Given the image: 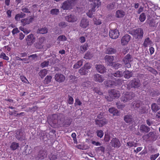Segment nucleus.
Listing matches in <instances>:
<instances>
[{
	"label": "nucleus",
	"instance_id": "b1692460",
	"mask_svg": "<svg viewBox=\"0 0 160 160\" xmlns=\"http://www.w3.org/2000/svg\"><path fill=\"white\" fill-rule=\"evenodd\" d=\"M35 38L32 34H30L27 36L26 41L28 45H31L35 42Z\"/></svg>",
	"mask_w": 160,
	"mask_h": 160
},
{
	"label": "nucleus",
	"instance_id": "f257e3e1",
	"mask_svg": "<svg viewBox=\"0 0 160 160\" xmlns=\"http://www.w3.org/2000/svg\"><path fill=\"white\" fill-rule=\"evenodd\" d=\"M63 115L58 113L54 114L51 117V122L54 124L59 127H67L69 126L72 122V119L70 117H67L63 121Z\"/></svg>",
	"mask_w": 160,
	"mask_h": 160
},
{
	"label": "nucleus",
	"instance_id": "2eb2a0df",
	"mask_svg": "<svg viewBox=\"0 0 160 160\" xmlns=\"http://www.w3.org/2000/svg\"><path fill=\"white\" fill-rule=\"evenodd\" d=\"M89 25V20L85 18H83L81 21L79 26L82 28H86Z\"/></svg>",
	"mask_w": 160,
	"mask_h": 160
},
{
	"label": "nucleus",
	"instance_id": "2f4dec72",
	"mask_svg": "<svg viewBox=\"0 0 160 160\" xmlns=\"http://www.w3.org/2000/svg\"><path fill=\"white\" fill-rule=\"evenodd\" d=\"M123 76L125 78L129 79L132 77V73L131 71L125 70L123 72Z\"/></svg>",
	"mask_w": 160,
	"mask_h": 160
},
{
	"label": "nucleus",
	"instance_id": "39448f33",
	"mask_svg": "<svg viewBox=\"0 0 160 160\" xmlns=\"http://www.w3.org/2000/svg\"><path fill=\"white\" fill-rule=\"evenodd\" d=\"M141 85L140 80L138 78H134L130 81L127 85L128 88L130 89L132 88H138Z\"/></svg>",
	"mask_w": 160,
	"mask_h": 160
},
{
	"label": "nucleus",
	"instance_id": "5701e85b",
	"mask_svg": "<svg viewBox=\"0 0 160 160\" xmlns=\"http://www.w3.org/2000/svg\"><path fill=\"white\" fill-rule=\"evenodd\" d=\"M65 19L69 22H74L77 20V17L75 15L72 14L66 16Z\"/></svg>",
	"mask_w": 160,
	"mask_h": 160
},
{
	"label": "nucleus",
	"instance_id": "e433bc0d",
	"mask_svg": "<svg viewBox=\"0 0 160 160\" xmlns=\"http://www.w3.org/2000/svg\"><path fill=\"white\" fill-rule=\"evenodd\" d=\"M151 108L152 112H156L159 109V107L156 103L152 104L151 106Z\"/></svg>",
	"mask_w": 160,
	"mask_h": 160
},
{
	"label": "nucleus",
	"instance_id": "37998d69",
	"mask_svg": "<svg viewBox=\"0 0 160 160\" xmlns=\"http://www.w3.org/2000/svg\"><path fill=\"white\" fill-rule=\"evenodd\" d=\"M50 12L52 15H57L59 13V10L58 9H52L51 10Z\"/></svg>",
	"mask_w": 160,
	"mask_h": 160
},
{
	"label": "nucleus",
	"instance_id": "a878e982",
	"mask_svg": "<svg viewBox=\"0 0 160 160\" xmlns=\"http://www.w3.org/2000/svg\"><path fill=\"white\" fill-rule=\"evenodd\" d=\"M46 152L44 151H40L37 156H36L35 158L36 160L39 159H42L46 156Z\"/></svg>",
	"mask_w": 160,
	"mask_h": 160
},
{
	"label": "nucleus",
	"instance_id": "7ed1b4c3",
	"mask_svg": "<svg viewBox=\"0 0 160 160\" xmlns=\"http://www.w3.org/2000/svg\"><path fill=\"white\" fill-rule=\"evenodd\" d=\"M90 1L92 2V3L91 4V9L89 10L88 12L87 13V15L89 18H92L94 16L93 14L95 11V8L97 6V8L99 7L100 4V2H99L100 0H89Z\"/></svg>",
	"mask_w": 160,
	"mask_h": 160
},
{
	"label": "nucleus",
	"instance_id": "680f3d73",
	"mask_svg": "<svg viewBox=\"0 0 160 160\" xmlns=\"http://www.w3.org/2000/svg\"><path fill=\"white\" fill-rule=\"evenodd\" d=\"M20 78L22 81L24 83H27V82H28V80L26 78V77H25L24 76H20Z\"/></svg>",
	"mask_w": 160,
	"mask_h": 160
},
{
	"label": "nucleus",
	"instance_id": "9b49d317",
	"mask_svg": "<svg viewBox=\"0 0 160 160\" xmlns=\"http://www.w3.org/2000/svg\"><path fill=\"white\" fill-rule=\"evenodd\" d=\"M72 0H67L64 2L61 8L64 10H68L72 8Z\"/></svg>",
	"mask_w": 160,
	"mask_h": 160
},
{
	"label": "nucleus",
	"instance_id": "423d86ee",
	"mask_svg": "<svg viewBox=\"0 0 160 160\" xmlns=\"http://www.w3.org/2000/svg\"><path fill=\"white\" fill-rule=\"evenodd\" d=\"M135 95V94L132 92H127L121 97V100L122 101L125 103L133 99Z\"/></svg>",
	"mask_w": 160,
	"mask_h": 160
},
{
	"label": "nucleus",
	"instance_id": "393cba45",
	"mask_svg": "<svg viewBox=\"0 0 160 160\" xmlns=\"http://www.w3.org/2000/svg\"><path fill=\"white\" fill-rule=\"evenodd\" d=\"M93 79L96 82H101L104 80V78L101 75L96 74L94 75Z\"/></svg>",
	"mask_w": 160,
	"mask_h": 160
},
{
	"label": "nucleus",
	"instance_id": "20e7f679",
	"mask_svg": "<svg viewBox=\"0 0 160 160\" xmlns=\"http://www.w3.org/2000/svg\"><path fill=\"white\" fill-rule=\"evenodd\" d=\"M129 33L136 39H142L144 34L143 30L142 28H138L131 30Z\"/></svg>",
	"mask_w": 160,
	"mask_h": 160
},
{
	"label": "nucleus",
	"instance_id": "412c9836",
	"mask_svg": "<svg viewBox=\"0 0 160 160\" xmlns=\"http://www.w3.org/2000/svg\"><path fill=\"white\" fill-rule=\"evenodd\" d=\"M139 128L140 131L141 132L144 133H148L150 130V128L144 124L141 125Z\"/></svg>",
	"mask_w": 160,
	"mask_h": 160
},
{
	"label": "nucleus",
	"instance_id": "c03bdc74",
	"mask_svg": "<svg viewBox=\"0 0 160 160\" xmlns=\"http://www.w3.org/2000/svg\"><path fill=\"white\" fill-rule=\"evenodd\" d=\"M52 78V77L51 76H47L44 80V83L46 84H48L51 82Z\"/></svg>",
	"mask_w": 160,
	"mask_h": 160
},
{
	"label": "nucleus",
	"instance_id": "4d7b16f0",
	"mask_svg": "<svg viewBox=\"0 0 160 160\" xmlns=\"http://www.w3.org/2000/svg\"><path fill=\"white\" fill-rule=\"evenodd\" d=\"M58 26L62 28H64L67 26V23L64 22H61L59 23Z\"/></svg>",
	"mask_w": 160,
	"mask_h": 160
},
{
	"label": "nucleus",
	"instance_id": "3c124183",
	"mask_svg": "<svg viewBox=\"0 0 160 160\" xmlns=\"http://www.w3.org/2000/svg\"><path fill=\"white\" fill-rule=\"evenodd\" d=\"M117 107L118 109H122L124 108L125 105L124 104H122L120 101L117 102L116 103Z\"/></svg>",
	"mask_w": 160,
	"mask_h": 160
},
{
	"label": "nucleus",
	"instance_id": "603ef678",
	"mask_svg": "<svg viewBox=\"0 0 160 160\" xmlns=\"http://www.w3.org/2000/svg\"><path fill=\"white\" fill-rule=\"evenodd\" d=\"M112 75L116 77H120L122 76V72L120 71H117L116 72L112 74Z\"/></svg>",
	"mask_w": 160,
	"mask_h": 160
},
{
	"label": "nucleus",
	"instance_id": "4be33fe9",
	"mask_svg": "<svg viewBox=\"0 0 160 160\" xmlns=\"http://www.w3.org/2000/svg\"><path fill=\"white\" fill-rule=\"evenodd\" d=\"M95 67L97 71L99 72L103 73L106 72V68L104 65L101 64H96Z\"/></svg>",
	"mask_w": 160,
	"mask_h": 160
},
{
	"label": "nucleus",
	"instance_id": "c9c22d12",
	"mask_svg": "<svg viewBox=\"0 0 160 160\" xmlns=\"http://www.w3.org/2000/svg\"><path fill=\"white\" fill-rule=\"evenodd\" d=\"M19 147V144L18 143L16 142H12L11 144L10 148L11 150L14 151L17 149Z\"/></svg>",
	"mask_w": 160,
	"mask_h": 160
},
{
	"label": "nucleus",
	"instance_id": "a19ab883",
	"mask_svg": "<svg viewBox=\"0 0 160 160\" xmlns=\"http://www.w3.org/2000/svg\"><path fill=\"white\" fill-rule=\"evenodd\" d=\"M83 61L82 60H80L75 63L73 66V68L75 69H77L79 68L82 64Z\"/></svg>",
	"mask_w": 160,
	"mask_h": 160
},
{
	"label": "nucleus",
	"instance_id": "0e129e2a",
	"mask_svg": "<svg viewBox=\"0 0 160 160\" xmlns=\"http://www.w3.org/2000/svg\"><path fill=\"white\" fill-rule=\"evenodd\" d=\"M159 153H157L154 155H152L150 157L151 160H155L159 156Z\"/></svg>",
	"mask_w": 160,
	"mask_h": 160
},
{
	"label": "nucleus",
	"instance_id": "dca6fc26",
	"mask_svg": "<svg viewBox=\"0 0 160 160\" xmlns=\"http://www.w3.org/2000/svg\"><path fill=\"white\" fill-rule=\"evenodd\" d=\"M111 144L112 147L119 148L121 146L120 142L118 139L116 138H113L111 142Z\"/></svg>",
	"mask_w": 160,
	"mask_h": 160
},
{
	"label": "nucleus",
	"instance_id": "774afa93",
	"mask_svg": "<svg viewBox=\"0 0 160 160\" xmlns=\"http://www.w3.org/2000/svg\"><path fill=\"white\" fill-rule=\"evenodd\" d=\"M22 11L24 13H30V11L29 10V9L26 7L22 8L21 9Z\"/></svg>",
	"mask_w": 160,
	"mask_h": 160
},
{
	"label": "nucleus",
	"instance_id": "de8ad7c7",
	"mask_svg": "<svg viewBox=\"0 0 160 160\" xmlns=\"http://www.w3.org/2000/svg\"><path fill=\"white\" fill-rule=\"evenodd\" d=\"M92 55L90 52H87L85 55L84 58L86 59H90L92 57Z\"/></svg>",
	"mask_w": 160,
	"mask_h": 160
},
{
	"label": "nucleus",
	"instance_id": "13d9d810",
	"mask_svg": "<svg viewBox=\"0 0 160 160\" xmlns=\"http://www.w3.org/2000/svg\"><path fill=\"white\" fill-rule=\"evenodd\" d=\"M93 20L95 24L99 25L101 24V21L99 19H97L96 18H94Z\"/></svg>",
	"mask_w": 160,
	"mask_h": 160
},
{
	"label": "nucleus",
	"instance_id": "338daca9",
	"mask_svg": "<svg viewBox=\"0 0 160 160\" xmlns=\"http://www.w3.org/2000/svg\"><path fill=\"white\" fill-rule=\"evenodd\" d=\"M158 23H155V21L154 20H151L149 23V25L151 27H155L156 26Z\"/></svg>",
	"mask_w": 160,
	"mask_h": 160
},
{
	"label": "nucleus",
	"instance_id": "473e14b6",
	"mask_svg": "<svg viewBox=\"0 0 160 160\" xmlns=\"http://www.w3.org/2000/svg\"><path fill=\"white\" fill-rule=\"evenodd\" d=\"M26 14L25 13L21 12V13H18L15 15V19L16 21H19L21 18H24Z\"/></svg>",
	"mask_w": 160,
	"mask_h": 160
},
{
	"label": "nucleus",
	"instance_id": "58836bf2",
	"mask_svg": "<svg viewBox=\"0 0 160 160\" xmlns=\"http://www.w3.org/2000/svg\"><path fill=\"white\" fill-rule=\"evenodd\" d=\"M48 29L46 27L38 29L37 30V32L39 33L44 34L48 32Z\"/></svg>",
	"mask_w": 160,
	"mask_h": 160
},
{
	"label": "nucleus",
	"instance_id": "8fccbe9b",
	"mask_svg": "<svg viewBox=\"0 0 160 160\" xmlns=\"http://www.w3.org/2000/svg\"><path fill=\"white\" fill-rule=\"evenodd\" d=\"M147 70L155 75H156L158 73L157 71L151 67H148L147 68Z\"/></svg>",
	"mask_w": 160,
	"mask_h": 160
},
{
	"label": "nucleus",
	"instance_id": "6e6552de",
	"mask_svg": "<svg viewBox=\"0 0 160 160\" xmlns=\"http://www.w3.org/2000/svg\"><path fill=\"white\" fill-rule=\"evenodd\" d=\"M25 135L24 131L20 129L17 130L16 132L15 137L18 140L22 141L25 139Z\"/></svg>",
	"mask_w": 160,
	"mask_h": 160
},
{
	"label": "nucleus",
	"instance_id": "e2e57ef3",
	"mask_svg": "<svg viewBox=\"0 0 160 160\" xmlns=\"http://www.w3.org/2000/svg\"><path fill=\"white\" fill-rule=\"evenodd\" d=\"M137 144V143H134L133 142H129L127 143V146L129 147H132L133 146L134 147H136Z\"/></svg>",
	"mask_w": 160,
	"mask_h": 160
},
{
	"label": "nucleus",
	"instance_id": "aec40b11",
	"mask_svg": "<svg viewBox=\"0 0 160 160\" xmlns=\"http://www.w3.org/2000/svg\"><path fill=\"white\" fill-rule=\"evenodd\" d=\"M45 40V38L42 37L39 39L38 42L35 44V47L38 49H41L43 47V43Z\"/></svg>",
	"mask_w": 160,
	"mask_h": 160
},
{
	"label": "nucleus",
	"instance_id": "f03ea898",
	"mask_svg": "<svg viewBox=\"0 0 160 160\" xmlns=\"http://www.w3.org/2000/svg\"><path fill=\"white\" fill-rule=\"evenodd\" d=\"M109 96H105V98L109 102H111L113 99L118 98L120 95L119 91L115 89H111L108 91Z\"/></svg>",
	"mask_w": 160,
	"mask_h": 160
},
{
	"label": "nucleus",
	"instance_id": "4c0bfd02",
	"mask_svg": "<svg viewBox=\"0 0 160 160\" xmlns=\"http://www.w3.org/2000/svg\"><path fill=\"white\" fill-rule=\"evenodd\" d=\"M48 71L46 69L41 70L38 73L39 76L42 78H43L47 74Z\"/></svg>",
	"mask_w": 160,
	"mask_h": 160
},
{
	"label": "nucleus",
	"instance_id": "9d476101",
	"mask_svg": "<svg viewBox=\"0 0 160 160\" xmlns=\"http://www.w3.org/2000/svg\"><path fill=\"white\" fill-rule=\"evenodd\" d=\"M104 58L105 62L108 65L112 66L113 65L114 60L113 56L106 55Z\"/></svg>",
	"mask_w": 160,
	"mask_h": 160
},
{
	"label": "nucleus",
	"instance_id": "1a4fd4ad",
	"mask_svg": "<svg viewBox=\"0 0 160 160\" xmlns=\"http://www.w3.org/2000/svg\"><path fill=\"white\" fill-rule=\"evenodd\" d=\"M96 125L99 127H102L108 122V120L105 118L102 119H95V120Z\"/></svg>",
	"mask_w": 160,
	"mask_h": 160
},
{
	"label": "nucleus",
	"instance_id": "a211bd4d",
	"mask_svg": "<svg viewBox=\"0 0 160 160\" xmlns=\"http://www.w3.org/2000/svg\"><path fill=\"white\" fill-rule=\"evenodd\" d=\"M34 20L33 16L31 17L29 19L28 18H25L22 19L21 20V22L22 25L24 26L27 24H29L30 23L32 22Z\"/></svg>",
	"mask_w": 160,
	"mask_h": 160
},
{
	"label": "nucleus",
	"instance_id": "09e8293b",
	"mask_svg": "<svg viewBox=\"0 0 160 160\" xmlns=\"http://www.w3.org/2000/svg\"><path fill=\"white\" fill-rule=\"evenodd\" d=\"M67 39L66 37L63 35H60L57 38V40L59 41H64Z\"/></svg>",
	"mask_w": 160,
	"mask_h": 160
},
{
	"label": "nucleus",
	"instance_id": "79ce46f5",
	"mask_svg": "<svg viewBox=\"0 0 160 160\" xmlns=\"http://www.w3.org/2000/svg\"><path fill=\"white\" fill-rule=\"evenodd\" d=\"M88 44L87 43H85L84 45L80 46V48L81 51L82 52H84L88 49Z\"/></svg>",
	"mask_w": 160,
	"mask_h": 160
},
{
	"label": "nucleus",
	"instance_id": "5fc2aeb1",
	"mask_svg": "<svg viewBox=\"0 0 160 160\" xmlns=\"http://www.w3.org/2000/svg\"><path fill=\"white\" fill-rule=\"evenodd\" d=\"M0 58L6 60H9L8 57L7 56L6 54L3 52H2L0 54Z\"/></svg>",
	"mask_w": 160,
	"mask_h": 160
},
{
	"label": "nucleus",
	"instance_id": "7c9ffc66",
	"mask_svg": "<svg viewBox=\"0 0 160 160\" xmlns=\"http://www.w3.org/2000/svg\"><path fill=\"white\" fill-rule=\"evenodd\" d=\"M108 111L110 113L112 114L114 116H118L119 114L118 110L112 107L109 108Z\"/></svg>",
	"mask_w": 160,
	"mask_h": 160
},
{
	"label": "nucleus",
	"instance_id": "f3484780",
	"mask_svg": "<svg viewBox=\"0 0 160 160\" xmlns=\"http://www.w3.org/2000/svg\"><path fill=\"white\" fill-rule=\"evenodd\" d=\"M125 122L127 123L131 124L134 121V118L130 114L125 115L123 118Z\"/></svg>",
	"mask_w": 160,
	"mask_h": 160
},
{
	"label": "nucleus",
	"instance_id": "cd10ccee",
	"mask_svg": "<svg viewBox=\"0 0 160 160\" xmlns=\"http://www.w3.org/2000/svg\"><path fill=\"white\" fill-rule=\"evenodd\" d=\"M104 83L106 86L108 87L112 88L116 86V83L115 82L110 80H107L104 82Z\"/></svg>",
	"mask_w": 160,
	"mask_h": 160
},
{
	"label": "nucleus",
	"instance_id": "0eeeda50",
	"mask_svg": "<svg viewBox=\"0 0 160 160\" xmlns=\"http://www.w3.org/2000/svg\"><path fill=\"white\" fill-rule=\"evenodd\" d=\"M125 64V68H129L131 67V62L133 61L132 56L128 54L125 56L122 60Z\"/></svg>",
	"mask_w": 160,
	"mask_h": 160
},
{
	"label": "nucleus",
	"instance_id": "a18cd8bd",
	"mask_svg": "<svg viewBox=\"0 0 160 160\" xmlns=\"http://www.w3.org/2000/svg\"><path fill=\"white\" fill-rule=\"evenodd\" d=\"M139 20L141 22H143L146 19V16L144 13H142L139 16Z\"/></svg>",
	"mask_w": 160,
	"mask_h": 160
},
{
	"label": "nucleus",
	"instance_id": "69168bd1",
	"mask_svg": "<svg viewBox=\"0 0 160 160\" xmlns=\"http://www.w3.org/2000/svg\"><path fill=\"white\" fill-rule=\"evenodd\" d=\"M112 66H113V67L114 69H117L121 68L122 67V65L121 64L119 63H115L114 64H113V65Z\"/></svg>",
	"mask_w": 160,
	"mask_h": 160
},
{
	"label": "nucleus",
	"instance_id": "f704fd0d",
	"mask_svg": "<svg viewBox=\"0 0 160 160\" xmlns=\"http://www.w3.org/2000/svg\"><path fill=\"white\" fill-rule=\"evenodd\" d=\"M125 15V12L122 10H118L116 11V16L117 18L123 17Z\"/></svg>",
	"mask_w": 160,
	"mask_h": 160
},
{
	"label": "nucleus",
	"instance_id": "49530a36",
	"mask_svg": "<svg viewBox=\"0 0 160 160\" xmlns=\"http://www.w3.org/2000/svg\"><path fill=\"white\" fill-rule=\"evenodd\" d=\"M115 2H113L107 5V8L109 10H112L115 8Z\"/></svg>",
	"mask_w": 160,
	"mask_h": 160
},
{
	"label": "nucleus",
	"instance_id": "4468645a",
	"mask_svg": "<svg viewBox=\"0 0 160 160\" xmlns=\"http://www.w3.org/2000/svg\"><path fill=\"white\" fill-rule=\"evenodd\" d=\"M54 78L55 80L59 82H63L65 79L64 76L62 74L59 73H56L55 76Z\"/></svg>",
	"mask_w": 160,
	"mask_h": 160
},
{
	"label": "nucleus",
	"instance_id": "864d4df0",
	"mask_svg": "<svg viewBox=\"0 0 160 160\" xmlns=\"http://www.w3.org/2000/svg\"><path fill=\"white\" fill-rule=\"evenodd\" d=\"M96 133L97 136L101 138L103 135V132L102 130H98L96 131Z\"/></svg>",
	"mask_w": 160,
	"mask_h": 160
},
{
	"label": "nucleus",
	"instance_id": "ea45409f",
	"mask_svg": "<svg viewBox=\"0 0 160 160\" xmlns=\"http://www.w3.org/2000/svg\"><path fill=\"white\" fill-rule=\"evenodd\" d=\"M78 72L81 75H85L88 72V71L84 67L81 68L78 71Z\"/></svg>",
	"mask_w": 160,
	"mask_h": 160
},
{
	"label": "nucleus",
	"instance_id": "6ab92c4d",
	"mask_svg": "<svg viewBox=\"0 0 160 160\" xmlns=\"http://www.w3.org/2000/svg\"><path fill=\"white\" fill-rule=\"evenodd\" d=\"M149 109V107L147 105L142 106L139 109L138 111L139 113L140 114H147L148 112V109Z\"/></svg>",
	"mask_w": 160,
	"mask_h": 160
},
{
	"label": "nucleus",
	"instance_id": "bf43d9fd",
	"mask_svg": "<svg viewBox=\"0 0 160 160\" xmlns=\"http://www.w3.org/2000/svg\"><path fill=\"white\" fill-rule=\"evenodd\" d=\"M110 138V134L107 133L105 134L104 137V140L106 142H108Z\"/></svg>",
	"mask_w": 160,
	"mask_h": 160
},
{
	"label": "nucleus",
	"instance_id": "72a5a7b5",
	"mask_svg": "<svg viewBox=\"0 0 160 160\" xmlns=\"http://www.w3.org/2000/svg\"><path fill=\"white\" fill-rule=\"evenodd\" d=\"M92 82L89 81L83 82L81 85V87L83 88H88L91 87Z\"/></svg>",
	"mask_w": 160,
	"mask_h": 160
},
{
	"label": "nucleus",
	"instance_id": "c85d7f7f",
	"mask_svg": "<svg viewBox=\"0 0 160 160\" xmlns=\"http://www.w3.org/2000/svg\"><path fill=\"white\" fill-rule=\"evenodd\" d=\"M117 52L116 49L114 48L108 47L105 50V53L108 54H115Z\"/></svg>",
	"mask_w": 160,
	"mask_h": 160
},
{
	"label": "nucleus",
	"instance_id": "ddd939ff",
	"mask_svg": "<svg viewBox=\"0 0 160 160\" xmlns=\"http://www.w3.org/2000/svg\"><path fill=\"white\" fill-rule=\"evenodd\" d=\"M131 38V36L128 34H126L122 37L121 40L122 45H125L128 44Z\"/></svg>",
	"mask_w": 160,
	"mask_h": 160
},
{
	"label": "nucleus",
	"instance_id": "052dcab7",
	"mask_svg": "<svg viewBox=\"0 0 160 160\" xmlns=\"http://www.w3.org/2000/svg\"><path fill=\"white\" fill-rule=\"evenodd\" d=\"M75 106H81L82 103L81 101L78 98L75 99V103H74Z\"/></svg>",
	"mask_w": 160,
	"mask_h": 160
},
{
	"label": "nucleus",
	"instance_id": "bb28decb",
	"mask_svg": "<svg viewBox=\"0 0 160 160\" xmlns=\"http://www.w3.org/2000/svg\"><path fill=\"white\" fill-rule=\"evenodd\" d=\"M142 102L140 101H135L132 102V106L136 109L141 108L142 105Z\"/></svg>",
	"mask_w": 160,
	"mask_h": 160
},
{
	"label": "nucleus",
	"instance_id": "6e6d98bb",
	"mask_svg": "<svg viewBox=\"0 0 160 160\" xmlns=\"http://www.w3.org/2000/svg\"><path fill=\"white\" fill-rule=\"evenodd\" d=\"M68 103L70 105L73 104L74 99L70 95H68Z\"/></svg>",
	"mask_w": 160,
	"mask_h": 160
},
{
	"label": "nucleus",
	"instance_id": "c756f323",
	"mask_svg": "<svg viewBox=\"0 0 160 160\" xmlns=\"http://www.w3.org/2000/svg\"><path fill=\"white\" fill-rule=\"evenodd\" d=\"M152 44V42L150 38L148 37L146 38L144 41L143 45L144 47H147L148 46H151Z\"/></svg>",
	"mask_w": 160,
	"mask_h": 160
},
{
	"label": "nucleus",
	"instance_id": "f8f14e48",
	"mask_svg": "<svg viewBox=\"0 0 160 160\" xmlns=\"http://www.w3.org/2000/svg\"><path fill=\"white\" fill-rule=\"evenodd\" d=\"M109 36L111 38L115 39L119 36V33L118 30L116 29L111 30L109 32Z\"/></svg>",
	"mask_w": 160,
	"mask_h": 160
}]
</instances>
